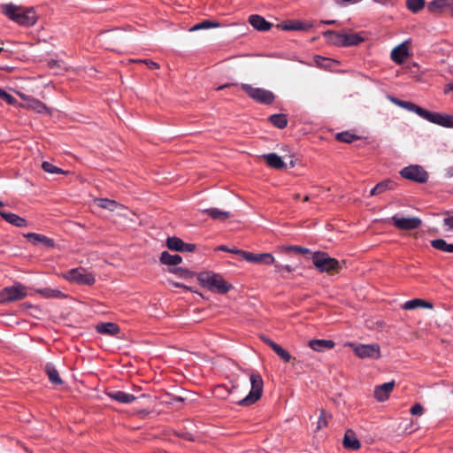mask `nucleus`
<instances>
[{"mask_svg":"<svg viewBox=\"0 0 453 453\" xmlns=\"http://www.w3.org/2000/svg\"><path fill=\"white\" fill-rule=\"evenodd\" d=\"M388 99L394 104L403 109H405L409 111L416 113L418 116L427 120L430 123L447 128H453V115L430 111L411 102L400 100L391 96H388Z\"/></svg>","mask_w":453,"mask_h":453,"instance_id":"1","label":"nucleus"},{"mask_svg":"<svg viewBox=\"0 0 453 453\" xmlns=\"http://www.w3.org/2000/svg\"><path fill=\"white\" fill-rule=\"evenodd\" d=\"M4 13L12 21L24 27H31L35 24L37 16L34 9L16 6L12 4L3 5Z\"/></svg>","mask_w":453,"mask_h":453,"instance_id":"2","label":"nucleus"},{"mask_svg":"<svg viewBox=\"0 0 453 453\" xmlns=\"http://www.w3.org/2000/svg\"><path fill=\"white\" fill-rule=\"evenodd\" d=\"M197 280L202 287L218 294H226L232 288V285L227 283L220 274L212 272L199 273Z\"/></svg>","mask_w":453,"mask_h":453,"instance_id":"3","label":"nucleus"},{"mask_svg":"<svg viewBox=\"0 0 453 453\" xmlns=\"http://www.w3.org/2000/svg\"><path fill=\"white\" fill-rule=\"evenodd\" d=\"M311 259L316 269L320 273H331L340 268L339 261L323 251L313 252Z\"/></svg>","mask_w":453,"mask_h":453,"instance_id":"4","label":"nucleus"},{"mask_svg":"<svg viewBox=\"0 0 453 453\" xmlns=\"http://www.w3.org/2000/svg\"><path fill=\"white\" fill-rule=\"evenodd\" d=\"M345 346L351 348L355 355L361 359H379L381 356L378 343L363 344L349 342Z\"/></svg>","mask_w":453,"mask_h":453,"instance_id":"5","label":"nucleus"},{"mask_svg":"<svg viewBox=\"0 0 453 453\" xmlns=\"http://www.w3.org/2000/svg\"><path fill=\"white\" fill-rule=\"evenodd\" d=\"M62 277L66 280L81 285H93L96 281L95 276L82 267L71 269L64 273Z\"/></svg>","mask_w":453,"mask_h":453,"instance_id":"6","label":"nucleus"},{"mask_svg":"<svg viewBox=\"0 0 453 453\" xmlns=\"http://www.w3.org/2000/svg\"><path fill=\"white\" fill-rule=\"evenodd\" d=\"M251 388L249 395L242 399L239 403L250 405L257 402L262 395L264 382L259 374L253 373L250 377Z\"/></svg>","mask_w":453,"mask_h":453,"instance_id":"7","label":"nucleus"},{"mask_svg":"<svg viewBox=\"0 0 453 453\" xmlns=\"http://www.w3.org/2000/svg\"><path fill=\"white\" fill-rule=\"evenodd\" d=\"M27 295V288L21 283L6 287L0 291V303L15 302L23 299Z\"/></svg>","mask_w":453,"mask_h":453,"instance_id":"8","label":"nucleus"},{"mask_svg":"<svg viewBox=\"0 0 453 453\" xmlns=\"http://www.w3.org/2000/svg\"><path fill=\"white\" fill-rule=\"evenodd\" d=\"M241 88L251 97L253 100L265 104H270L274 100L273 92L261 88H254L251 85L242 83Z\"/></svg>","mask_w":453,"mask_h":453,"instance_id":"9","label":"nucleus"},{"mask_svg":"<svg viewBox=\"0 0 453 453\" xmlns=\"http://www.w3.org/2000/svg\"><path fill=\"white\" fill-rule=\"evenodd\" d=\"M403 178L418 183H425L428 179L427 173L420 165H414L403 168L400 172Z\"/></svg>","mask_w":453,"mask_h":453,"instance_id":"10","label":"nucleus"},{"mask_svg":"<svg viewBox=\"0 0 453 453\" xmlns=\"http://www.w3.org/2000/svg\"><path fill=\"white\" fill-rule=\"evenodd\" d=\"M234 252L250 263L270 265H273L275 261L274 257L271 253L255 254L245 250H236Z\"/></svg>","mask_w":453,"mask_h":453,"instance_id":"11","label":"nucleus"},{"mask_svg":"<svg viewBox=\"0 0 453 453\" xmlns=\"http://www.w3.org/2000/svg\"><path fill=\"white\" fill-rule=\"evenodd\" d=\"M394 226L401 230H413L417 229L421 226V219L418 217H401L399 215H394L391 218Z\"/></svg>","mask_w":453,"mask_h":453,"instance_id":"12","label":"nucleus"},{"mask_svg":"<svg viewBox=\"0 0 453 453\" xmlns=\"http://www.w3.org/2000/svg\"><path fill=\"white\" fill-rule=\"evenodd\" d=\"M394 388H395L394 380L376 386L374 388V391H373L374 398L378 402H385L386 400L388 399L389 395L393 391Z\"/></svg>","mask_w":453,"mask_h":453,"instance_id":"13","label":"nucleus"},{"mask_svg":"<svg viewBox=\"0 0 453 453\" xmlns=\"http://www.w3.org/2000/svg\"><path fill=\"white\" fill-rule=\"evenodd\" d=\"M308 346L316 352H325L332 349L335 343L332 340L315 339L309 341Z\"/></svg>","mask_w":453,"mask_h":453,"instance_id":"14","label":"nucleus"},{"mask_svg":"<svg viewBox=\"0 0 453 453\" xmlns=\"http://www.w3.org/2000/svg\"><path fill=\"white\" fill-rule=\"evenodd\" d=\"M390 56L395 63L401 65L409 56L408 47L403 42L392 50Z\"/></svg>","mask_w":453,"mask_h":453,"instance_id":"15","label":"nucleus"},{"mask_svg":"<svg viewBox=\"0 0 453 453\" xmlns=\"http://www.w3.org/2000/svg\"><path fill=\"white\" fill-rule=\"evenodd\" d=\"M342 444L345 449L351 450H357L361 447L359 440L357 438L355 433L350 429L346 431Z\"/></svg>","mask_w":453,"mask_h":453,"instance_id":"16","label":"nucleus"},{"mask_svg":"<svg viewBox=\"0 0 453 453\" xmlns=\"http://www.w3.org/2000/svg\"><path fill=\"white\" fill-rule=\"evenodd\" d=\"M107 395L111 399L121 403H130L135 400L134 395L120 390L109 391L107 392Z\"/></svg>","mask_w":453,"mask_h":453,"instance_id":"17","label":"nucleus"},{"mask_svg":"<svg viewBox=\"0 0 453 453\" xmlns=\"http://www.w3.org/2000/svg\"><path fill=\"white\" fill-rule=\"evenodd\" d=\"M250 25L258 31H268L272 27V24L269 23L260 15L253 14L249 18Z\"/></svg>","mask_w":453,"mask_h":453,"instance_id":"18","label":"nucleus"},{"mask_svg":"<svg viewBox=\"0 0 453 453\" xmlns=\"http://www.w3.org/2000/svg\"><path fill=\"white\" fill-rule=\"evenodd\" d=\"M19 106L35 111L37 113H50L48 107L42 102L35 97H32L28 104H21Z\"/></svg>","mask_w":453,"mask_h":453,"instance_id":"19","label":"nucleus"},{"mask_svg":"<svg viewBox=\"0 0 453 453\" xmlns=\"http://www.w3.org/2000/svg\"><path fill=\"white\" fill-rule=\"evenodd\" d=\"M0 216L8 223L18 226V227H26L27 226V222L24 218L19 217V215L12 212H5L0 211Z\"/></svg>","mask_w":453,"mask_h":453,"instance_id":"20","label":"nucleus"},{"mask_svg":"<svg viewBox=\"0 0 453 453\" xmlns=\"http://www.w3.org/2000/svg\"><path fill=\"white\" fill-rule=\"evenodd\" d=\"M285 31H300V30H308L312 27L311 23H305L299 20L295 21H287L279 25Z\"/></svg>","mask_w":453,"mask_h":453,"instance_id":"21","label":"nucleus"},{"mask_svg":"<svg viewBox=\"0 0 453 453\" xmlns=\"http://www.w3.org/2000/svg\"><path fill=\"white\" fill-rule=\"evenodd\" d=\"M25 237L28 239L33 244H43L47 247H54V241L43 234H35V233H28L25 234Z\"/></svg>","mask_w":453,"mask_h":453,"instance_id":"22","label":"nucleus"},{"mask_svg":"<svg viewBox=\"0 0 453 453\" xmlns=\"http://www.w3.org/2000/svg\"><path fill=\"white\" fill-rule=\"evenodd\" d=\"M365 41V37L359 33H343L342 47L356 46Z\"/></svg>","mask_w":453,"mask_h":453,"instance_id":"23","label":"nucleus"},{"mask_svg":"<svg viewBox=\"0 0 453 453\" xmlns=\"http://www.w3.org/2000/svg\"><path fill=\"white\" fill-rule=\"evenodd\" d=\"M395 188V183L391 180H385L383 181L379 182L374 188H372L370 191L369 196H378L382 194L388 190H393Z\"/></svg>","mask_w":453,"mask_h":453,"instance_id":"24","label":"nucleus"},{"mask_svg":"<svg viewBox=\"0 0 453 453\" xmlns=\"http://www.w3.org/2000/svg\"><path fill=\"white\" fill-rule=\"evenodd\" d=\"M96 329L98 333L107 335H116L119 333V326L111 322L99 323L96 325Z\"/></svg>","mask_w":453,"mask_h":453,"instance_id":"25","label":"nucleus"},{"mask_svg":"<svg viewBox=\"0 0 453 453\" xmlns=\"http://www.w3.org/2000/svg\"><path fill=\"white\" fill-rule=\"evenodd\" d=\"M262 157L265 159L266 164L272 168L282 169L286 165L281 157L276 153H268Z\"/></svg>","mask_w":453,"mask_h":453,"instance_id":"26","label":"nucleus"},{"mask_svg":"<svg viewBox=\"0 0 453 453\" xmlns=\"http://www.w3.org/2000/svg\"><path fill=\"white\" fill-rule=\"evenodd\" d=\"M403 308L404 310H414V309H417V308H426V309H432L433 308V303H429V302H426L423 299H419V298H415V299H411V300H409V301H406L403 305Z\"/></svg>","mask_w":453,"mask_h":453,"instance_id":"27","label":"nucleus"},{"mask_svg":"<svg viewBox=\"0 0 453 453\" xmlns=\"http://www.w3.org/2000/svg\"><path fill=\"white\" fill-rule=\"evenodd\" d=\"M449 1L450 0H433L428 4L427 9L432 13L443 12L450 6Z\"/></svg>","mask_w":453,"mask_h":453,"instance_id":"28","label":"nucleus"},{"mask_svg":"<svg viewBox=\"0 0 453 453\" xmlns=\"http://www.w3.org/2000/svg\"><path fill=\"white\" fill-rule=\"evenodd\" d=\"M213 219L224 221L231 217L229 211H222L217 208H209L202 211Z\"/></svg>","mask_w":453,"mask_h":453,"instance_id":"29","label":"nucleus"},{"mask_svg":"<svg viewBox=\"0 0 453 453\" xmlns=\"http://www.w3.org/2000/svg\"><path fill=\"white\" fill-rule=\"evenodd\" d=\"M323 36L326 42L336 46L342 47L343 33H337L332 30H327L323 33Z\"/></svg>","mask_w":453,"mask_h":453,"instance_id":"30","label":"nucleus"},{"mask_svg":"<svg viewBox=\"0 0 453 453\" xmlns=\"http://www.w3.org/2000/svg\"><path fill=\"white\" fill-rule=\"evenodd\" d=\"M182 261L180 255H172L167 251H163L160 256V262L164 265H176Z\"/></svg>","mask_w":453,"mask_h":453,"instance_id":"31","label":"nucleus"},{"mask_svg":"<svg viewBox=\"0 0 453 453\" xmlns=\"http://www.w3.org/2000/svg\"><path fill=\"white\" fill-rule=\"evenodd\" d=\"M95 203L98 207H100L102 209H106V210H109L111 211L117 210L118 208H122V206L119 203H118L116 201L107 199V198L96 199L95 201Z\"/></svg>","mask_w":453,"mask_h":453,"instance_id":"32","label":"nucleus"},{"mask_svg":"<svg viewBox=\"0 0 453 453\" xmlns=\"http://www.w3.org/2000/svg\"><path fill=\"white\" fill-rule=\"evenodd\" d=\"M431 245L433 248L448 252V253H453V243H448L443 239H435L431 242Z\"/></svg>","mask_w":453,"mask_h":453,"instance_id":"33","label":"nucleus"},{"mask_svg":"<svg viewBox=\"0 0 453 453\" xmlns=\"http://www.w3.org/2000/svg\"><path fill=\"white\" fill-rule=\"evenodd\" d=\"M406 8L412 13H418L426 6V0H406Z\"/></svg>","mask_w":453,"mask_h":453,"instance_id":"34","label":"nucleus"},{"mask_svg":"<svg viewBox=\"0 0 453 453\" xmlns=\"http://www.w3.org/2000/svg\"><path fill=\"white\" fill-rule=\"evenodd\" d=\"M45 371H46V373H47L50 380L53 384H57V385L62 384V380L58 374V372L53 365L48 364L45 367Z\"/></svg>","mask_w":453,"mask_h":453,"instance_id":"35","label":"nucleus"},{"mask_svg":"<svg viewBox=\"0 0 453 453\" xmlns=\"http://www.w3.org/2000/svg\"><path fill=\"white\" fill-rule=\"evenodd\" d=\"M270 122L278 128H284L288 124V119L284 114H273L269 117Z\"/></svg>","mask_w":453,"mask_h":453,"instance_id":"36","label":"nucleus"},{"mask_svg":"<svg viewBox=\"0 0 453 453\" xmlns=\"http://www.w3.org/2000/svg\"><path fill=\"white\" fill-rule=\"evenodd\" d=\"M166 245L170 250L181 251L183 241L178 237H169L166 241Z\"/></svg>","mask_w":453,"mask_h":453,"instance_id":"37","label":"nucleus"},{"mask_svg":"<svg viewBox=\"0 0 453 453\" xmlns=\"http://www.w3.org/2000/svg\"><path fill=\"white\" fill-rule=\"evenodd\" d=\"M42 168L46 173H51V174H59V173H65L61 168L53 165L51 163L44 161L42 164Z\"/></svg>","mask_w":453,"mask_h":453,"instance_id":"38","label":"nucleus"},{"mask_svg":"<svg viewBox=\"0 0 453 453\" xmlns=\"http://www.w3.org/2000/svg\"><path fill=\"white\" fill-rule=\"evenodd\" d=\"M219 27V23H218V22H213L211 20H204L203 22H200V23L195 25L190 30L196 31V30H200V29H207V28Z\"/></svg>","mask_w":453,"mask_h":453,"instance_id":"39","label":"nucleus"},{"mask_svg":"<svg viewBox=\"0 0 453 453\" xmlns=\"http://www.w3.org/2000/svg\"><path fill=\"white\" fill-rule=\"evenodd\" d=\"M329 418H331V415H327L325 410H321L317 422V430H320L327 426Z\"/></svg>","mask_w":453,"mask_h":453,"instance_id":"40","label":"nucleus"},{"mask_svg":"<svg viewBox=\"0 0 453 453\" xmlns=\"http://www.w3.org/2000/svg\"><path fill=\"white\" fill-rule=\"evenodd\" d=\"M336 138L338 141L351 143L357 139V136L349 132H342L336 134Z\"/></svg>","mask_w":453,"mask_h":453,"instance_id":"41","label":"nucleus"},{"mask_svg":"<svg viewBox=\"0 0 453 453\" xmlns=\"http://www.w3.org/2000/svg\"><path fill=\"white\" fill-rule=\"evenodd\" d=\"M273 350L275 351V353L280 357L282 358L285 362H289L290 359H291V356L290 354L286 351L281 346H280L279 344L277 346H275V348L273 349Z\"/></svg>","mask_w":453,"mask_h":453,"instance_id":"42","label":"nucleus"},{"mask_svg":"<svg viewBox=\"0 0 453 453\" xmlns=\"http://www.w3.org/2000/svg\"><path fill=\"white\" fill-rule=\"evenodd\" d=\"M172 272L180 278H189L192 277L193 275V273L191 271L182 267H176L173 269Z\"/></svg>","mask_w":453,"mask_h":453,"instance_id":"43","label":"nucleus"},{"mask_svg":"<svg viewBox=\"0 0 453 453\" xmlns=\"http://www.w3.org/2000/svg\"><path fill=\"white\" fill-rule=\"evenodd\" d=\"M424 412H425V409L422 406V404L419 403H414L410 409V413L412 416H419L420 417L424 414Z\"/></svg>","mask_w":453,"mask_h":453,"instance_id":"44","label":"nucleus"},{"mask_svg":"<svg viewBox=\"0 0 453 453\" xmlns=\"http://www.w3.org/2000/svg\"><path fill=\"white\" fill-rule=\"evenodd\" d=\"M0 98L4 100L10 105H16L17 100L10 94H8L5 90L3 89Z\"/></svg>","mask_w":453,"mask_h":453,"instance_id":"45","label":"nucleus"},{"mask_svg":"<svg viewBox=\"0 0 453 453\" xmlns=\"http://www.w3.org/2000/svg\"><path fill=\"white\" fill-rule=\"evenodd\" d=\"M285 250L288 251H295V252H298V253H302V254L310 253L309 249H306V248H303L301 246H297V245L288 246L285 248Z\"/></svg>","mask_w":453,"mask_h":453,"instance_id":"46","label":"nucleus"},{"mask_svg":"<svg viewBox=\"0 0 453 453\" xmlns=\"http://www.w3.org/2000/svg\"><path fill=\"white\" fill-rule=\"evenodd\" d=\"M275 271L276 272H287V273H292L294 271V268L291 265H280L276 264L275 265Z\"/></svg>","mask_w":453,"mask_h":453,"instance_id":"47","label":"nucleus"},{"mask_svg":"<svg viewBox=\"0 0 453 453\" xmlns=\"http://www.w3.org/2000/svg\"><path fill=\"white\" fill-rule=\"evenodd\" d=\"M443 226L447 231L453 232V215L443 219Z\"/></svg>","mask_w":453,"mask_h":453,"instance_id":"48","label":"nucleus"},{"mask_svg":"<svg viewBox=\"0 0 453 453\" xmlns=\"http://www.w3.org/2000/svg\"><path fill=\"white\" fill-rule=\"evenodd\" d=\"M40 293L46 296H58L60 294V292L58 290L48 289V288L40 290Z\"/></svg>","mask_w":453,"mask_h":453,"instance_id":"49","label":"nucleus"},{"mask_svg":"<svg viewBox=\"0 0 453 453\" xmlns=\"http://www.w3.org/2000/svg\"><path fill=\"white\" fill-rule=\"evenodd\" d=\"M196 249V245L193 243H186L183 242L181 251H188L191 252L194 251Z\"/></svg>","mask_w":453,"mask_h":453,"instance_id":"50","label":"nucleus"},{"mask_svg":"<svg viewBox=\"0 0 453 453\" xmlns=\"http://www.w3.org/2000/svg\"><path fill=\"white\" fill-rule=\"evenodd\" d=\"M141 62L145 63L150 69H158L159 68V65L152 60L146 59V60H141Z\"/></svg>","mask_w":453,"mask_h":453,"instance_id":"51","label":"nucleus"},{"mask_svg":"<svg viewBox=\"0 0 453 453\" xmlns=\"http://www.w3.org/2000/svg\"><path fill=\"white\" fill-rule=\"evenodd\" d=\"M17 95L24 101V104H28L29 100L32 99V96H27L22 92H17Z\"/></svg>","mask_w":453,"mask_h":453,"instance_id":"52","label":"nucleus"},{"mask_svg":"<svg viewBox=\"0 0 453 453\" xmlns=\"http://www.w3.org/2000/svg\"><path fill=\"white\" fill-rule=\"evenodd\" d=\"M263 340H264V342H265L267 345H269L273 349L275 348V346H277V345H278V344H277V343H275L273 341H272V340H270V339H268V338L264 337V338H263Z\"/></svg>","mask_w":453,"mask_h":453,"instance_id":"53","label":"nucleus"},{"mask_svg":"<svg viewBox=\"0 0 453 453\" xmlns=\"http://www.w3.org/2000/svg\"><path fill=\"white\" fill-rule=\"evenodd\" d=\"M219 250L231 253H234V251L239 250L238 249H228L226 246H220L219 247Z\"/></svg>","mask_w":453,"mask_h":453,"instance_id":"54","label":"nucleus"},{"mask_svg":"<svg viewBox=\"0 0 453 453\" xmlns=\"http://www.w3.org/2000/svg\"><path fill=\"white\" fill-rule=\"evenodd\" d=\"M322 23L326 24V25H332V24L336 23V20H334V19H331V20H323V21H322Z\"/></svg>","mask_w":453,"mask_h":453,"instance_id":"55","label":"nucleus"},{"mask_svg":"<svg viewBox=\"0 0 453 453\" xmlns=\"http://www.w3.org/2000/svg\"><path fill=\"white\" fill-rule=\"evenodd\" d=\"M173 285L177 288H184V286L180 283H173ZM185 288H187L185 287Z\"/></svg>","mask_w":453,"mask_h":453,"instance_id":"56","label":"nucleus"},{"mask_svg":"<svg viewBox=\"0 0 453 453\" xmlns=\"http://www.w3.org/2000/svg\"><path fill=\"white\" fill-rule=\"evenodd\" d=\"M449 3H450L449 7H451V16L453 17V0H450Z\"/></svg>","mask_w":453,"mask_h":453,"instance_id":"57","label":"nucleus"},{"mask_svg":"<svg viewBox=\"0 0 453 453\" xmlns=\"http://www.w3.org/2000/svg\"><path fill=\"white\" fill-rule=\"evenodd\" d=\"M448 87H449V88L450 90H453V83H449V84L448 85Z\"/></svg>","mask_w":453,"mask_h":453,"instance_id":"58","label":"nucleus"},{"mask_svg":"<svg viewBox=\"0 0 453 453\" xmlns=\"http://www.w3.org/2000/svg\"><path fill=\"white\" fill-rule=\"evenodd\" d=\"M5 51L4 48L0 47V53Z\"/></svg>","mask_w":453,"mask_h":453,"instance_id":"59","label":"nucleus"},{"mask_svg":"<svg viewBox=\"0 0 453 453\" xmlns=\"http://www.w3.org/2000/svg\"><path fill=\"white\" fill-rule=\"evenodd\" d=\"M309 200V197L306 196L304 198H303V201H308Z\"/></svg>","mask_w":453,"mask_h":453,"instance_id":"60","label":"nucleus"},{"mask_svg":"<svg viewBox=\"0 0 453 453\" xmlns=\"http://www.w3.org/2000/svg\"><path fill=\"white\" fill-rule=\"evenodd\" d=\"M4 206V203L2 201H0V207H3Z\"/></svg>","mask_w":453,"mask_h":453,"instance_id":"61","label":"nucleus"},{"mask_svg":"<svg viewBox=\"0 0 453 453\" xmlns=\"http://www.w3.org/2000/svg\"><path fill=\"white\" fill-rule=\"evenodd\" d=\"M452 393H453V390H452Z\"/></svg>","mask_w":453,"mask_h":453,"instance_id":"62","label":"nucleus"}]
</instances>
